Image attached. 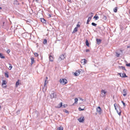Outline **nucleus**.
<instances>
[{
	"label": "nucleus",
	"mask_w": 130,
	"mask_h": 130,
	"mask_svg": "<svg viewBox=\"0 0 130 130\" xmlns=\"http://www.w3.org/2000/svg\"><path fill=\"white\" fill-rule=\"evenodd\" d=\"M59 82L62 85H65L67 83V80L65 79H61L59 80Z\"/></svg>",
	"instance_id": "f257e3e1"
},
{
	"label": "nucleus",
	"mask_w": 130,
	"mask_h": 130,
	"mask_svg": "<svg viewBox=\"0 0 130 130\" xmlns=\"http://www.w3.org/2000/svg\"><path fill=\"white\" fill-rule=\"evenodd\" d=\"M102 110L100 107L99 106L96 108V111L100 115L102 112Z\"/></svg>",
	"instance_id": "f03ea898"
},
{
	"label": "nucleus",
	"mask_w": 130,
	"mask_h": 130,
	"mask_svg": "<svg viewBox=\"0 0 130 130\" xmlns=\"http://www.w3.org/2000/svg\"><path fill=\"white\" fill-rule=\"evenodd\" d=\"M106 92L104 90H102L101 91V96L103 97L106 96Z\"/></svg>",
	"instance_id": "7ed1b4c3"
},
{
	"label": "nucleus",
	"mask_w": 130,
	"mask_h": 130,
	"mask_svg": "<svg viewBox=\"0 0 130 130\" xmlns=\"http://www.w3.org/2000/svg\"><path fill=\"white\" fill-rule=\"evenodd\" d=\"M7 82L5 80H3L2 81V86L3 88H5L6 87Z\"/></svg>",
	"instance_id": "20e7f679"
},
{
	"label": "nucleus",
	"mask_w": 130,
	"mask_h": 130,
	"mask_svg": "<svg viewBox=\"0 0 130 130\" xmlns=\"http://www.w3.org/2000/svg\"><path fill=\"white\" fill-rule=\"evenodd\" d=\"M66 56L65 55H62L60 56L59 60V61H61L62 60L64 59L65 58Z\"/></svg>",
	"instance_id": "39448f33"
},
{
	"label": "nucleus",
	"mask_w": 130,
	"mask_h": 130,
	"mask_svg": "<svg viewBox=\"0 0 130 130\" xmlns=\"http://www.w3.org/2000/svg\"><path fill=\"white\" fill-rule=\"evenodd\" d=\"M78 121L80 122H83L84 121V117H81L79 118V119H78Z\"/></svg>",
	"instance_id": "423d86ee"
},
{
	"label": "nucleus",
	"mask_w": 130,
	"mask_h": 130,
	"mask_svg": "<svg viewBox=\"0 0 130 130\" xmlns=\"http://www.w3.org/2000/svg\"><path fill=\"white\" fill-rule=\"evenodd\" d=\"M56 93L53 92L51 94V96L52 98H56Z\"/></svg>",
	"instance_id": "0eeeda50"
},
{
	"label": "nucleus",
	"mask_w": 130,
	"mask_h": 130,
	"mask_svg": "<svg viewBox=\"0 0 130 130\" xmlns=\"http://www.w3.org/2000/svg\"><path fill=\"white\" fill-rule=\"evenodd\" d=\"M81 62L83 64H85L87 63V60L85 59H84L81 60Z\"/></svg>",
	"instance_id": "6e6552de"
},
{
	"label": "nucleus",
	"mask_w": 130,
	"mask_h": 130,
	"mask_svg": "<svg viewBox=\"0 0 130 130\" xmlns=\"http://www.w3.org/2000/svg\"><path fill=\"white\" fill-rule=\"evenodd\" d=\"M80 71L79 70L76 71L74 73V75L75 76H78L80 73Z\"/></svg>",
	"instance_id": "1a4fd4ad"
},
{
	"label": "nucleus",
	"mask_w": 130,
	"mask_h": 130,
	"mask_svg": "<svg viewBox=\"0 0 130 130\" xmlns=\"http://www.w3.org/2000/svg\"><path fill=\"white\" fill-rule=\"evenodd\" d=\"M62 103L61 102L59 104H58L57 106H56L55 107L57 108H59L62 107Z\"/></svg>",
	"instance_id": "9d476101"
},
{
	"label": "nucleus",
	"mask_w": 130,
	"mask_h": 130,
	"mask_svg": "<svg viewBox=\"0 0 130 130\" xmlns=\"http://www.w3.org/2000/svg\"><path fill=\"white\" fill-rule=\"evenodd\" d=\"M31 61V64H32L35 62V60H34V58L32 57H31L30 58Z\"/></svg>",
	"instance_id": "9b49d317"
},
{
	"label": "nucleus",
	"mask_w": 130,
	"mask_h": 130,
	"mask_svg": "<svg viewBox=\"0 0 130 130\" xmlns=\"http://www.w3.org/2000/svg\"><path fill=\"white\" fill-rule=\"evenodd\" d=\"M123 96H125L127 94V93L126 92V90L125 89H124L123 90Z\"/></svg>",
	"instance_id": "f8f14e48"
},
{
	"label": "nucleus",
	"mask_w": 130,
	"mask_h": 130,
	"mask_svg": "<svg viewBox=\"0 0 130 130\" xmlns=\"http://www.w3.org/2000/svg\"><path fill=\"white\" fill-rule=\"evenodd\" d=\"M96 41L97 42V44H99L101 43V40L100 39H96Z\"/></svg>",
	"instance_id": "ddd939ff"
},
{
	"label": "nucleus",
	"mask_w": 130,
	"mask_h": 130,
	"mask_svg": "<svg viewBox=\"0 0 130 130\" xmlns=\"http://www.w3.org/2000/svg\"><path fill=\"white\" fill-rule=\"evenodd\" d=\"M49 60L51 61H53V58L52 56L51 55H50L49 57Z\"/></svg>",
	"instance_id": "4468645a"
},
{
	"label": "nucleus",
	"mask_w": 130,
	"mask_h": 130,
	"mask_svg": "<svg viewBox=\"0 0 130 130\" xmlns=\"http://www.w3.org/2000/svg\"><path fill=\"white\" fill-rule=\"evenodd\" d=\"M77 27H75L72 33H74L77 31Z\"/></svg>",
	"instance_id": "2eb2a0df"
},
{
	"label": "nucleus",
	"mask_w": 130,
	"mask_h": 130,
	"mask_svg": "<svg viewBox=\"0 0 130 130\" xmlns=\"http://www.w3.org/2000/svg\"><path fill=\"white\" fill-rule=\"evenodd\" d=\"M41 22L43 23H46V21L43 18H41Z\"/></svg>",
	"instance_id": "dca6fc26"
},
{
	"label": "nucleus",
	"mask_w": 130,
	"mask_h": 130,
	"mask_svg": "<svg viewBox=\"0 0 130 130\" xmlns=\"http://www.w3.org/2000/svg\"><path fill=\"white\" fill-rule=\"evenodd\" d=\"M118 109H119V110H120V111H119V112L118 110H117L116 111L117 113H118V114L119 115H121V111L119 109V108H118Z\"/></svg>",
	"instance_id": "f3484780"
},
{
	"label": "nucleus",
	"mask_w": 130,
	"mask_h": 130,
	"mask_svg": "<svg viewBox=\"0 0 130 130\" xmlns=\"http://www.w3.org/2000/svg\"><path fill=\"white\" fill-rule=\"evenodd\" d=\"M118 109H119V110H120V111H119V112L118 110H117L116 111L117 113H118V114L119 115H121V111L119 109V108H118Z\"/></svg>",
	"instance_id": "a211bd4d"
},
{
	"label": "nucleus",
	"mask_w": 130,
	"mask_h": 130,
	"mask_svg": "<svg viewBox=\"0 0 130 130\" xmlns=\"http://www.w3.org/2000/svg\"><path fill=\"white\" fill-rule=\"evenodd\" d=\"M122 77H127V76L126 75V74L125 73H123L122 74Z\"/></svg>",
	"instance_id": "6ab92c4d"
},
{
	"label": "nucleus",
	"mask_w": 130,
	"mask_h": 130,
	"mask_svg": "<svg viewBox=\"0 0 130 130\" xmlns=\"http://www.w3.org/2000/svg\"><path fill=\"white\" fill-rule=\"evenodd\" d=\"M9 67L8 68H9V69L10 70L12 68V66L11 64H10V63L9 64Z\"/></svg>",
	"instance_id": "aec40b11"
},
{
	"label": "nucleus",
	"mask_w": 130,
	"mask_h": 130,
	"mask_svg": "<svg viewBox=\"0 0 130 130\" xmlns=\"http://www.w3.org/2000/svg\"><path fill=\"white\" fill-rule=\"evenodd\" d=\"M118 7H116L113 9L114 12H117Z\"/></svg>",
	"instance_id": "412c9836"
},
{
	"label": "nucleus",
	"mask_w": 130,
	"mask_h": 130,
	"mask_svg": "<svg viewBox=\"0 0 130 130\" xmlns=\"http://www.w3.org/2000/svg\"><path fill=\"white\" fill-rule=\"evenodd\" d=\"M119 67L120 68H121L122 69L124 70L125 71H126V70L125 69L124 67L121 66V67L119 66Z\"/></svg>",
	"instance_id": "4be33fe9"
},
{
	"label": "nucleus",
	"mask_w": 130,
	"mask_h": 130,
	"mask_svg": "<svg viewBox=\"0 0 130 130\" xmlns=\"http://www.w3.org/2000/svg\"><path fill=\"white\" fill-rule=\"evenodd\" d=\"M86 45L87 46H89V43L88 42V41L87 40H86Z\"/></svg>",
	"instance_id": "5701e85b"
},
{
	"label": "nucleus",
	"mask_w": 130,
	"mask_h": 130,
	"mask_svg": "<svg viewBox=\"0 0 130 130\" xmlns=\"http://www.w3.org/2000/svg\"><path fill=\"white\" fill-rule=\"evenodd\" d=\"M46 79H45V82H44V87H45V86L46 84V82L47 80V77H46Z\"/></svg>",
	"instance_id": "b1692460"
},
{
	"label": "nucleus",
	"mask_w": 130,
	"mask_h": 130,
	"mask_svg": "<svg viewBox=\"0 0 130 130\" xmlns=\"http://www.w3.org/2000/svg\"><path fill=\"white\" fill-rule=\"evenodd\" d=\"M0 58H5V57L4 56H3L2 55V54H1L0 53Z\"/></svg>",
	"instance_id": "393cba45"
},
{
	"label": "nucleus",
	"mask_w": 130,
	"mask_h": 130,
	"mask_svg": "<svg viewBox=\"0 0 130 130\" xmlns=\"http://www.w3.org/2000/svg\"><path fill=\"white\" fill-rule=\"evenodd\" d=\"M63 127L61 126H60L58 128V130H63Z\"/></svg>",
	"instance_id": "a878e982"
},
{
	"label": "nucleus",
	"mask_w": 130,
	"mask_h": 130,
	"mask_svg": "<svg viewBox=\"0 0 130 130\" xmlns=\"http://www.w3.org/2000/svg\"><path fill=\"white\" fill-rule=\"evenodd\" d=\"M91 17H88V19L87 20V21H88V22H90L91 19Z\"/></svg>",
	"instance_id": "bb28decb"
},
{
	"label": "nucleus",
	"mask_w": 130,
	"mask_h": 130,
	"mask_svg": "<svg viewBox=\"0 0 130 130\" xmlns=\"http://www.w3.org/2000/svg\"><path fill=\"white\" fill-rule=\"evenodd\" d=\"M91 24L93 26H96L97 25V24L94 23L92 22L91 23Z\"/></svg>",
	"instance_id": "cd10ccee"
},
{
	"label": "nucleus",
	"mask_w": 130,
	"mask_h": 130,
	"mask_svg": "<svg viewBox=\"0 0 130 130\" xmlns=\"http://www.w3.org/2000/svg\"><path fill=\"white\" fill-rule=\"evenodd\" d=\"M5 76L7 78H8L9 77L8 73H5Z\"/></svg>",
	"instance_id": "c85d7f7f"
},
{
	"label": "nucleus",
	"mask_w": 130,
	"mask_h": 130,
	"mask_svg": "<svg viewBox=\"0 0 130 130\" xmlns=\"http://www.w3.org/2000/svg\"><path fill=\"white\" fill-rule=\"evenodd\" d=\"M75 103H77L78 101V99L77 98H75Z\"/></svg>",
	"instance_id": "c756f323"
},
{
	"label": "nucleus",
	"mask_w": 130,
	"mask_h": 130,
	"mask_svg": "<svg viewBox=\"0 0 130 130\" xmlns=\"http://www.w3.org/2000/svg\"><path fill=\"white\" fill-rule=\"evenodd\" d=\"M103 19H104V20H105L107 19V17H106L105 15H103Z\"/></svg>",
	"instance_id": "7c9ffc66"
},
{
	"label": "nucleus",
	"mask_w": 130,
	"mask_h": 130,
	"mask_svg": "<svg viewBox=\"0 0 130 130\" xmlns=\"http://www.w3.org/2000/svg\"><path fill=\"white\" fill-rule=\"evenodd\" d=\"M47 40L46 39H45L44 40V41L43 42L44 44H46L47 43Z\"/></svg>",
	"instance_id": "2f4dec72"
},
{
	"label": "nucleus",
	"mask_w": 130,
	"mask_h": 130,
	"mask_svg": "<svg viewBox=\"0 0 130 130\" xmlns=\"http://www.w3.org/2000/svg\"><path fill=\"white\" fill-rule=\"evenodd\" d=\"M34 55L36 57H37L38 56V55L37 53H35L34 54Z\"/></svg>",
	"instance_id": "473e14b6"
},
{
	"label": "nucleus",
	"mask_w": 130,
	"mask_h": 130,
	"mask_svg": "<svg viewBox=\"0 0 130 130\" xmlns=\"http://www.w3.org/2000/svg\"><path fill=\"white\" fill-rule=\"evenodd\" d=\"M78 109L79 111L83 110L84 109V108H82L81 107H79Z\"/></svg>",
	"instance_id": "72a5a7b5"
},
{
	"label": "nucleus",
	"mask_w": 130,
	"mask_h": 130,
	"mask_svg": "<svg viewBox=\"0 0 130 130\" xmlns=\"http://www.w3.org/2000/svg\"><path fill=\"white\" fill-rule=\"evenodd\" d=\"M120 54H119L117 53H116V56L117 57H119L120 56Z\"/></svg>",
	"instance_id": "f704fd0d"
},
{
	"label": "nucleus",
	"mask_w": 130,
	"mask_h": 130,
	"mask_svg": "<svg viewBox=\"0 0 130 130\" xmlns=\"http://www.w3.org/2000/svg\"><path fill=\"white\" fill-rule=\"evenodd\" d=\"M94 18H95V19H96V20H98L99 18V17L98 16H97L96 17L95 16H94Z\"/></svg>",
	"instance_id": "c9c22d12"
},
{
	"label": "nucleus",
	"mask_w": 130,
	"mask_h": 130,
	"mask_svg": "<svg viewBox=\"0 0 130 130\" xmlns=\"http://www.w3.org/2000/svg\"><path fill=\"white\" fill-rule=\"evenodd\" d=\"M80 23L79 22H78V24L77 25L76 27H77V28H78V27H80V25L79 24H78V23Z\"/></svg>",
	"instance_id": "e433bc0d"
},
{
	"label": "nucleus",
	"mask_w": 130,
	"mask_h": 130,
	"mask_svg": "<svg viewBox=\"0 0 130 130\" xmlns=\"http://www.w3.org/2000/svg\"><path fill=\"white\" fill-rule=\"evenodd\" d=\"M19 83L18 81H17L16 82V86H18V85H19Z\"/></svg>",
	"instance_id": "4c0bfd02"
},
{
	"label": "nucleus",
	"mask_w": 130,
	"mask_h": 130,
	"mask_svg": "<svg viewBox=\"0 0 130 130\" xmlns=\"http://www.w3.org/2000/svg\"><path fill=\"white\" fill-rule=\"evenodd\" d=\"M126 65L127 66L130 67V63L128 64H126Z\"/></svg>",
	"instance_id": "58836bf2"
},
{
	"label": "nucleus",
	"mask_w": 130,
	"mask_h": 130,
	"mask_svg": "<svg viewBox=\"0 0 130 130\" xmlns=\"http://www.w3.org/2000/svg\"><path fill=\"white\" fill-rule=\"evenodd\" d=\"M20 110H18V111H17V114H19V113H20Z\"/></svg>",
	"instance_id": "ea45409f"
},
{
	"label": "nucleus",
	"mask_w": 130,
	"mask_h": 130,
	"mask_svg": "<svg viewBox=\"0 0 130 130\" xmlns=\"http://www.w3.org/2000/svg\"><path fill=\"white\" fill-rule=\"evenodd\" d=\"M123 106H124V107H125L126 106V105H125V103H124V102L123 103Z\"/></svg>",
	"instance_id": "a19ab883"
},
{
	"label": "nucleus",
	"mask_w": 130,
	"mask_h": 130,
	"mask_svg": "<svg viewBox=\"0 0 130 130\" xmlns=\"http://www.w3.org/2000/svg\"><path fill=\"white\" fill-rule=\"evenodd\" d=\"M10 52V50H8L7 51V53H9Z\"/></svg>",
	"instance_id": "79ce46f5"
},
{
	"label": "nucleus",
	"mask_w": 130,
	"mask_h": 130,
	"mask_svg": "<svg viewBox=\"0 0 130 130\" xmlns=\"http://www.w3.org/2000/svg\"><path fill=\"white\" fill-rule=\"evenodd\" d=\"M89 51V50L88 49H87L86 50V52H88Z\"/></svg>",
	"instance_id": "37998d69"
},
{
	"label": "nucleus",
	"mask_w": 130,
	"mask_h": 130,
	"mask_svg": "<svg viewBox=\"0 0 130 130\" xmlns=\"http://www.w3.org/2000/svg\"><path fill=\"white\" fill-rule=\"evenodd\" d=\"M65 112L66 113H68L69 112L67 110H65Z\"/></svg>",
	"instance_id": "c03bdc74"
},
{
	"label": "nucleus",
	"mask_w": 130,
	"mask_h": 130,
	"mask_svg": "<svg viewBox=\"0 0 130 130\" xmlns=\"http://www.w3.org/2000/svg\"><path fill=\"white\" fill-rule=\"evenodd\" d=\"M119 74L120 75V76H121V77H122V74H121V73H119Z\"/></svg>",
	"instance_id": "a18cd8bd"
},
{
	"label": "nucleus",
	"mask_w": 130,
	"mask_h": 130,
	"mask_svg": "<svg viewBox=\"0 0 130 130\" xmlns=\"http://www.w3.org/2000/svg\"><path fill=\"white\" fill-rule=\"evenodd\" d=\"M80 100H82V101H83V100H83V99L82 98H80Z\"/></svg>",
	"instance_id": "49530a36"
},
{
	"label": "nucleus",
	"mask_w": 130,
	"mask_h": 130,
	"mask_svg": "<svg viewBox=\"0 0 130 130\" xmlns=\"http://www.w3.org/2000/svg\"><path fill=\"white\" fill-rule=\"evenodd\" d=\"M127 48H130V46H127Z\"/></svg>",
	"instance_id": "de8ad7c7"
},
{
	"label": "nucleus",
	"mask_w": 130,
	"mask_h": 130,
	"mask_svg": "<svg viewBox=\"0 0 130 130\" xmlns=\"http://www.w3.org/2000/svg\"><path fill=\"white\" fill-rule=\"evenodd\" d=\"M37 2H38V1H39V0H35Z\"/></svg>",
	"instance_id": "09e8293b"
},
{
	"label": "nucleus",
	"mask_w": 130,
	"mask_h": 130,
	"mask_svg": "<svg viewBox=\"0 0 130 130\" xmlns=\"http://www.w3.org/2000/svg\"><path fill=\"white\" fill-rule=\"evenodd\" d=\"M63 106V108H64V107H66V106H65V105H64Z\"/></svg>",
	"instance_id": "8fccbe9b"
},
{
	"label": "nucleus",
	"mask_w": 130,
	"mask_h": 130,
	"mask_svg": "<svg viewBox=\"0 0 130 130\" xmlns=\"http://www.w3.org/2000/svg\"><path fill=\"white\" fill-rule=\"evenodd\" d=\"M48 15L50 17H51V15H50V14H48Z\"/></svg>",
	"instance_id": "3c124183"
},
{
	"label": "nucleus",
	"mask_w": 130,
	"mask_h": 130,
	"mask_svg": "<svg viewBox=\"0 0 130 130\" xmlns=\"http://www.w3.org/2000/svg\"><path fill=\"white\" fill-rule=\"evenodd\" d=\"M115 109L116 110H118V109L117 108H116Z\"/></svg>",
	"instance_id": "603ef678"
},
{
	"label": "nucleus",
	"mask_w": 130,
	"mask_h": 130,
	"mask_svg": "<svg viewBox=\"0 0 130 130\" xmlns=\"http://www.w3.org/2000/svg\"><path fill=\"white\" fill-rule=\"evenodd\" d=\"M89 22H88V21H87V24H89Z\"/></svg>",
	"instance_id": "864d4df0"
},
{
	"label": "nucleus",
	"mask_w": 130,
	"mask_h": 130,
	"mask_svg": "<svg viewBox=\"0 0 130 130\" xmlns=\"http://www.w3.org/2000/svg\"><path fill=\"white\" fill-rule=\"evenodd\" d=\"M68 1L69 2H71V0H68Z\"/></svg>",
	"instance_id": "5fc2aeb1"
},
{
	"label": "nucleus",
	"mask_w": 130,
	"mask_h": 130,
	"mask_svg": "<svg viewBox=\"0 0 130 130\" xmlns=\"http://www.w3.org/2000/svg\"><path fill=\"white\" fill-rule=\"evenodd\" d=\"M114 107H115V108H116V107L115 104H114Z\"/></svg>",
	"instance_id": "6e6d98bb"
},
{
	"label": "nucleus",
	"mask_w": 130,
	"mask_h": 130,
	"mask_svg": "<svg viewBox=\"0 0 130 130\" xmlns=\"http://www.w3.org/2000/svg\"><path fill=\"white\" fill-rule=\"evenodd\" d=\"M121 102L122 103V104H123V103H124V102L122 101H121Z\"/></svg>",
	"instance_id": "4d7b16f0"
},
{
	"label": "nucleus",
	"mask_w": 130,
	"mask_h": 130,
	"mask_svg": "<svg viewBox=\"0 0 130 130\" xmlns=\"http://www.w3.org/2000/svg\"><path fill=\"white\" fill-rule=\"evenodd\" d=\"M2 9V7H0V9Z\"/></svg>",
	"instance_id": "13d9d810"
},
{
	"label": "nucleus",
	"mask_w": 130,
	"mask_h": 130,
	"mask_svg": "<svg viewBox=\"0 0 130 130\" xmlns=\"http://www.w3.org/2000/svg\"><path fill=\"white\" fill-rule=\"evenodd\" d=\"M120 51H121V52H122V50H120Z\"/></svg>",
	"instance_id": "bf43d9fd"
},
{
	"label": "nucleus",
	"mask_w": 130,
	"mask_h": 130,
	"mask_svg": "<svg viewBox=\"0 0 130 130\" xmlns=\"http://www.w3.org/2000/svg\"><path fill=\"white\" fill-rule=\"evenodd\" d=\"M17 2V1H15L14 2Z\"/></svg>",
	"instance_id": "052dcab7"
},
{
	"label": "nucleus",
	"mask_w": 130,
	"mask_h": 130,
	"mask_svg": "<svg viewBox=\"0 0 130 130\" xmlns=\"http://www.w3.org/2000/svg\"><path fill=\"white\" fill-rule=\"evenodd\" d=\"M1 106H0V109H1Z\"/></svg>",
	"instance_id": "680f3d73"
},
{
	"label": "nucleus",
	"mask_w": 130,
	"mask_h": 130,
	"mask_svg": "<svg viewBox=\"0 0 130 130\" xmlns=\"http://www.w3.org/2000/svg\"><path fill=\"white\" fill-rule=\"evenodd\" d=\"M4 22H3V24H4Z\"/></svg>",
	"instance_id": "e2e57ef3"
},
{
	"label": "nucleus",
	"mask_w": 130,
	"mask_h": 130,
	"mask_svg": "<svg viewBox=\"0 0 130 130\" xmlns=\"http://www.w3.org/2000/svg\"><path fill=\"white\" fill-rule=\"evenodd\" d=\"M91 13L92 14H93V13Z\"/></svg>",
	"instance_id": "0e129e2a"
},
{
	"label": "nucleus",
	"mask_w": 130,
	"mask_h": 130,
	"mask_svg": "<svg viewBox=\"0 0 130 130\" xmlns=\"http://www.w3.org/2000/svg\"><path fill=\"white\" fill-rule=\"evenodd\" d=\"M42 57L41 59H42Z\"/></svg>",
	"instance_id": "69168bd1"
}]
</instances>
